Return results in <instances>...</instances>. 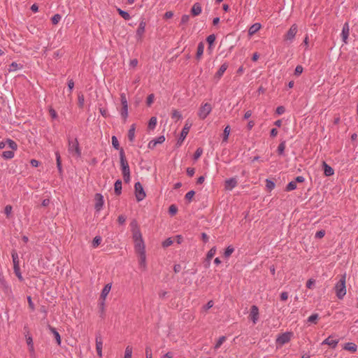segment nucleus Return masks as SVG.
<instances>
[{"label":"nucleus","mask_w":358,"mask_h":358,"mask_svg":"<svg viewBox=\"0 0 358 358\" xmlns=\"http://www.w3.org/2000/svg\"><path fill=\"white\" fill-rule=\"evenodd\" d=\"M120 159L122 169V173L124 178V180L128 182L130 180V170L128 162L126 159L124 151L123 149L120 150Z\"/></svg>","instance_id":"1"},{"label":"nucleus","mask_w":358,"mask_h":358,"mask_svg":"<svg viewBox=\"0 0 358 358\" xmlns=\"http://www.w3.org/2000/svg\"><path fill=\"white\" fill-rule=\"evenodd\" d=\"M345 279H346V275L344 274L341 276V279L336 284L335 287H334L336 296L339 299H343V297L346 294V286H345L346 280H345Z\"/></svg>","instance_id":"2"},{"label":"nucleus","mask_w":358,"mask_h":358,"mask_svg":"<svg viewBox=\"0 0 358 358\" xmlns=\"http://www.w3.org/2000/svg\"><path fill=\"white\" fill-rule=\"evenodd\" d=\"M68 151L73 156L80 157L81 150L77 138L71 139L70 137L68 138Z\"/></svg>","instance_id":"3"},{"label":"nucleus","mask_w":358,"mask_h":358,"mask_svg":"<svg viewBox=\"0 0 358 358\" xmlns=\"http://www.w3.org/2000/svg\"><path fill=\"white\" fill-rule=\"evenodd\" d=\"M298 31V27L296 24H293L284 36V40L289 43H292L295 36Z\"/></svg>","instance_id":"4"},{"label":"nucleus","mask_w":358,"mask_h":358,"mask_svg":"<svg viewBox=\"0 0 358 358\" xmlns=\"http://www.w3.org/2000/svg\"><path fill=\"white\" fill-rule=\"evenodd\" d=\"M212 111V106L210 103H206L200 107L198 116L201 120H204Z\"/></svg>","instance_id":"5"},{"label":"nucleus","mask_w":358,"mask_h":358,"mask_svg":"<svg viewBox=\"0 0 358 358\" xmlns=\"http://www.w3.org/2000/svg\"><path fill=\"white\" fill-rule=\"evenodd\" d=\"M136 198L138 201H141L145 199L146 194L144 192L142 185L140 182H137L134 185Z\"/></svg>","instance_id":"6"},{"label":"nucleus","mask_w":358,"mask_h":358,"mask_svg":"<svg viewBox=\"0 0 358 358\" xmlns=\"http://www.w3.org/2000/svg\"><path fill=\"white\" fill-rule=\"evenodd\" d=\"M191 127H192V123L187 121L181 133H180V136L178 141V144L180 145L182 143V142L185 140L187 135L188 134V132H189Z\"/></svg>","instance_id":"7"},{"label":"nucleus","mask_w":358,"mask_h":358,"mask_svg":"<svg viewBox=\"0 0 358 358\" xmlns=\"http://www.w3.org/2000/svg\"><path fill=\"white\" fill-rule=\"evenodd\" d=\"M94 200H95L94 208L96 209V211L101 210V209L102 208V207L103 206V203H104L103 202V196L101 194L97 193L95 194Z\"/></svg>","instance_id":"8"},{"label":"nucleus","mask_w":358,"mask_h":358,"mask_svg":"<svg viewBox=\"0 0 358 358\" xmlns=\"http://www.w3.org/2000/svg\"><path fill=\"white\" fill-rule=\"evenodd\" d=\"M145 26H146L145 22L144 21V20H142L140 22L139 26L136 30V37L137 40H141V38L143 36V34L145 32Z\"/></svg>","instance_id":"9"},{"label":"nucleus","mask_w":358,"mask_h":358,"mask_svg":"<svg viewBox=\"0 0 358 358\" xmlns=\"http://www.w3.org/2000/svg\"><path fill=\"white\" fill-rule=\"evenodd\" d=\"M238 184V181L236 178H231L225 180L224 182V188L227 190H231L234 189Z\"/></svg>","instance_id":"10"},{"label":"nucleus","mask_w":358,"mask_h":358,"mask_svg":"<svg viewBox=\"0 0 358 358\" xmlns=\"http://www.w3.org/2000/svg\"><path fill=\"white\" fill-rule=\"evenodd\" d=\"M349 34H350L349 24H348V22H345L343 24V27L342 29V32H341L342 40L345 43H348V38L349 36Z\"/></svg>","instance_id":"11"},{"label":"nucleus","mask_w":358,"mask_h":358,"mask_svg":"<svg viewBox=\"0 0 358 358\" xmlns=\"http://www.w3.org/2000/svg\"><path fill=\"white\" fill-rule=\"evenodd\" d=\"M102 348H103V342H102L101 336L99 334L96 336V349L97 355L99 357H102Z\"/></svg>","instance_id":"12"},{"label":"nucleus","mask_w":358,"mask_h":358,"mask_svg":"<svg viewBox=\"0 0 358 358\" xmlns=\"http://www.w3.org/2000/svg\"><path fill=\"white\" fill-rule=\"evenodd\" d=\"M250 317L251 320H252L253 323L256 324L259 319V309H258L257 306H252L251 307Z\"/></svg>","instance_id":"13"},{"label":"nucleus","mask_w":358,"mask_h":358,"mask_svg":"<svg viewBox=\"0 0 358 358\" xmlns=\"http://www.w3.org/2000/svg\"><path fill=\"white\" fill-rule=\"evenodd\" d=\"M338 343V339H332V336H330L325 340H324L322 343V345H329L332 348H335Z\"/></svg>","instance_id":"14"},{"label":"nucleus","mask_w":358,"mask_h":358,"mask_svg":"<svg viewBox=\"0 0 358 358\" xmlns=\"http://www.w3.org/2000/svg\"><path fill=\"white\" fill-rule=\"evenodd\" d=\"M290 340V334L289 333H285L281 334L278 338H277L276 341L280 345L285 344L288 343Z\"/></svg>","instance_id":"15"},{"label":"nucleus","mask_w":358,"mask_h":358,"mask_svg":"<svg viewBox=\"0 0 358 358\" xmlns=\"http://www.w3.org/2000/svg\"><path fill=\"white\" fill-rule=\"evenodd\" d=\"M135 243V250L138 254L145 252V244L143 240L134 241Z\"/></svg>","instance_id":"16"},{"label":"nucleus","mask_w":358,"mask_h":358,"mask_svg":"<svg viewBox=\"0 0 358 358\" xmlns=\"http://www.w3.org/2000/svg\"><path fill=\"white\" fill-rule=\"evenodd\" d=\"M138 255L139 266L143 270L146 269V256L145 252H142Z\"/></svg>","instance_id":"17"},{"label":"nucleus","mask_w":358,"mask_h":358,"mask_svg":"<svg viewBox=\"0 0 358 358\" xmlns=\"http://www.w3.org/2000/svg\"><path fill=\"white\" fill-rule=\"evenodd\" d=\"M0 287L4 291L8 292L10 288L8 285V283L6 282L3 274L2 272H0Z\"/></svg>","instance_id":"18"},{"label":"nucleus","mask_w":358,"mask_h":358,"mask_svg":"<svg viewBox=\"0 0 358 358\" xmlns=\"http://www.w3.org/2000/svg\"><path fill=\"white\" fill-rule=\"evenodd\" d=\"M201 11H202L201 6L200 3H195L191 9V13L193 16L199 15V14H201Z\"/></svg>","instance_id":"19"},{"label":"nucleus","mask_w":358,"mask_h":358,"mask_svg":"<svg viewBox=\"0 0 358 358\" xmlns=\"http://www.w3.org/2000/svg\"><path fill=\"white\" fill-rule=\"evenodd\" d=\"M322 166L324 168V173L326 176H331L334 175V169L330 166H329L325 162H323Z\"/></svg>","instance_id":"20"},{"label":"nucleus","mask_w":358,"mask_h":358,"mask_svg":"<svg viewBox=\"0 0 358 358\" xmlns=\"http://www.w3.org/2000/svg\"><path fill=\"white\" fill-rule=\"evenodd\" d=\"M216 253V248L213 247L207 253L206 255V266L208 267L210 265V259L213 257V256Z\"/></svg>","instance_id":"21"},{"label":"nucleus","mask_w":358,"mask_h":358,"mask_svg":"<svg viewBox=\"0 0 358 358\" xmlns=\"http://www.w3.org/2000/svg\"><path fill=\"white\" fill-rule=\"evenodd\" d=\"M203 50H204V43L203 42H200L198 44L196 55V59L197 60H199L201 59V56L203 55Z\"/></svg>","instance_id":"22"},{"label":"nucleus","mask_w":358,"mask_h":358,"mask_svg":"<svg viewBox=\"0 0 358 358\" xmlns=\"http://www.w3.org/2000/svg\"><path fill=\"white\" fill-rule=\"evenodd\" d=\"M343 349L352 352H355L357 349V346L354 343H347L344 345Z\"/></svg>","instance_id":"23"},{"label":"nucleus","mask_w":358,"mask_h":358,"mask_svg":"<svg viewBox=\"0 0 358 358\" xmlns=\"http://www.w3.org/2000/svg\"><path fill=\"white\" fill-rule=\"evenodd\" d=\"M48 328H49L50 331L52 333V334L57 341V343L59 345L61 344V337H60L59 332L55 329V328H54L50 325L48 326Z\"/></svg>","instance_id":"24"},{"label":"nucleus","mask_w":358,"mask_h":358,"mask_svg":"<svg viewBox=\"0 0 358 358\" xmlns=\"http://www.w3.org/2000/svg\"><path fill=\"white\" fill-rule=\"evenodd\" d=\"M261 28V24L259 23H255L252 24L248 30V34L250 36H252L256 32H257Z\"/></svg>","instance_id":"25"},{"label":"nucleus","mask_w":358,"mask_h":358,"mask_svg":"<svg viewBox=\"0 0 358 358\" xmlns=\"http://www.w3.org/2000/svg\"><path fill=\"white\" fill-rule=\"evenodd\" d=\"M12 259L13 263V268L20 266L19 257L15 250H13L11 252Z\"/></svg>","instance_id":"26"},{"label":"nucleus","mask_w":358,"mask_h":358,"mask_svg":"<svg viewBox=\"0 0 358 358\" xmlns=\"http://www.w3.org/2000/svg\"><path fill=\"white\" fill-rule=\"evenodd\" d=\"M227 68H228L227 63H224L223 64H222L221 66L220 67L219 70L216 73L215 76L217 78H220L222 76V75L224 74V73L225 72V71L227 69Z\"/></svg>","instance_id":"27"},{"label":"nucleus","mask_w":358,"mask_h":358,"mask_svg":"<svg viewBox=\"0 0 358 358\" xmlns=\"http://www.w3.org/2000/svg\"><path fill=\"white\" fill-rule=\"evenodd\" d=\"M133 238L134 241L143 240L141 233L138 228H134L132 229Z\"/></svg>","instance_id":"28"},{"label":"nucleus","mask_w":358,"mask_h":358,"mask_svg":"<svg viewBox=\"0 0 358 358\" xmlns=\"http://www.w3.org/2000/svg\"><path fill=\"white\" fill-rule=\"evenodd\" d=\"M135 130H136V126L134 124H133L128 131V138L129 141L133 142L135 138Z\"/></svg>","instance_id":"29"},{"label":"nucleus","mask_w":358,"mask_h":358,"mask_svg":"<svg viewBox=\"0 0 358 358\" xmlns=\"http://www.w3.org/2000/svg\"><path fill=\"white\" fill-rule=\"evenodd\" d=\"M111 289V285H109V284H107L106 285H105V287H103V289H102V292H101V297L104 300L106 299V297L107 296V295L108 294L110 290Z\"/></svg>","instance_id":"30"},{"label":"nucleus","mask_w":358,"mask_h":358,"mask_svg":"<svg viewBox=\"0 0 358 358\" xmlns=\"http://www.w3.org/2000/svg\"><path fill=\"white\" fill-rule=\"evenodd\" d=\"M115 192L117 195H120L122 192V181L120 180H117L115 182Z\"/></svg>","instance_id":"31"},{"label":"nucleus","mask_w":358,"mask_h":358,"mask_svg":"<svg viewBox=\"0 0 358 358\" xmlns=\"http://www.w3.org/2000/svg\"><path fill=\"white\" fill-rule=\"evenodd\" d=\"M1 156L6 159H10L14 157V152L13 150L3 151Z\"/></svg>","instance_id":"32"},{"label":"nucleus","mask_w":358,"mask_h":358,"mask_svg":"<svg viewBox=\"0 0 358 358\" xmlns=\"http://www.w3.org/2000/svg\"><path fill=\"white\" fill-rule=\"evenodd\" d=\"M120 114H121V117L125 122L128 117V106H122Z\"/></svg>","instance_id":"33"},{"label":"nucleus","mask_w":358,"mask_h":358,"mask_svg":"<svg viewBox=\"0 0 358 358\" xmlns=\"http://www.w3.org/2000/svg\"><path fill=\"white\" fill-rule=\"evenodd\" d=\"M6 145H8V147L10 148L13 151L16 150L17 148V143L11 139H7Z\"/></svg>","instance_id":"34"},{"label":"nucleus","mask_w":358,"mask_h":358,"mask_svg":"<svg viewBox=\"0 0 358 358\" xmlns=\"http://www.w3.org/2000/svg\"><path fill=\"white\" fill-rule=\"evenodd\" d=\"M117 11L118 12L120 15L124 20H129L131 18L130 15L127 11H124L120 8H117Z\"/></svg>","instance_id":"35"},{"label":"nucleus","mask_w":358,"mask_h":358,"mask_svg":"<svg viewBox=\"0 0 358 358\" xmlns=\"http://www.w3.org/2000/svg\"><path fill=\"white\" fill-rule=\"evenodd\" d=\"M275 185L273 181L269 179L266 180V187L268 191L271 192V190H273L275 188Z\"/></svg>","instance_id":"36"},{"label":"nucleus","mask_w":358,"mask_h":358,"mask_svg":"<svg viewBox=\"0 0 358 358\" xmlns=\"http://www.w3.org/2000/svg\"><path fill=\"white\" fill-rule=\"evenodd\" d=\"M55 155H56L57 166L59 171L61 173L62 171L61 157L58 152H55Z\"/></svg>","instance_id":"37"},{"label":"nucleus","mask_w":358,"mask_h":358,"mask_svg":"<svg viewBox=\"0 0 358 358\" xmlns=\"http://www.w3.org/2000/svg\"><path fill=\"white\" fill-rule=\"evenodd\" d=\"M234 248L231 245L228 246L226 248L224 253V257L229 258L231 255V254L234 252Z\"/></svg>","instance_id":"38"},{"label":"nucleus","mask_w":358,"mask_h":358,"mask_svg":"<svg viewBox=\"0 0 358 358\" xmlns=\"http://www.w3.org/2000/svg\"><path fill=\"white\" fill-rule=\"evenodd\" d=\"M296 188V181L289 182L286 186L285 190L287 192L294 190Z\"/></svg>","instance_id":"39"},{"label":"nucleus","mask_w":358,"mask_h":358,"mask_svg":"<svg viewBox=\"0 0 358 358\" xmlns=\"http://www.w3.org/2000/svg\"><path fill=\"white\" fill-rule=\"evenodd\" d=\"M318 318H319V315L317 313H315L308 317V322L310 323L316 324Z\"/></svg>","instance_id":"40"},{"label":"nucleus","mask_w":358,"mask_h":358,"mask_svg":"<svg viewBox=\"0 0 358 358\" xmlns=\"http://www.w3.org/2000/svg\"><path fill=\"white\" fill-rule=\"evenodd\" d=\"M111 140H112V145H113V148L116 150H120L122 148H120L119 141H118L117 137L115 136H113L111 138Z\"/></svg>","instance_id":"41"},{"label":"nucleus","mask_w":358,"mask_h":358,"mask_svg":"<svg viewBox=\"0 0 358 358\" xmlns=\"http://www.w3.org/2000/svg\"><path fill=\"white\" fill-rule=\"evenodd\" d=\"M285 141H282L281 142L278 147V155H282L284 154V151H285Z\"/></svg>","instance_id":"42"},{"label":"nucleus","mask_w":358,"mask_h":358,"mask_svg":"<svg viewBox=\"0 0 358 358\" xmlns=\"http://www.w3.org/2000/svg\"><path fill=\"white\" fill-rule=\"evenodd\" d=\"M101 241H102V239H101V236H95L92 241V247L94 248L98 247L99 245V244L101 243Z\"/></svg>","instance_id":"43"},{"label":"nucleus","mask_w":358,"mask_h":358,"mask_svg":"<svg viewBox=\"0 0 358 358\" xmlns=\"http://www.w3.org/2000/svg\"><path fill=\"white\" fill-rule=\"evenodd\" d=\"M229 133H230V127L229 125H227L224 129L223 141H227Z\"/></svg>","instance_id":"44"},{"label":"nucleus","mask_w":358,"mask_h":358,"mask_svg":"<svg viewBox=\"0 0 358 358\" xmlns=\"http://www.w3.org/2000/svg\"><path fill=\"white\" fill-rule=\"evenodd\" d=\"M131 356H132V348L131 346L128 345L125 348L124 358H131Z\"/></svg>","instance_id":"45"},{"label":"nucleus","mask_w":358,"mask_h":358,"mask_svg":"<svg viewBox=\"0 0 358 358\" xmlns=\"http://www.w3.org/2000/svg\"><path fill=\"white\" fill-rule=\"evenodd\" d=\"M157 124V118L155 117H152L148 123V128L150 129H153Z\"/></svg>","instance_id":"46"},{"label":"nucleus","mask_w":358,"mask_h":358,"mask_svg":"<svg viewBox=\"0 0 358 358\" xmlns=\"http://www.w3.org/2000/svg\"><path fill=\"white\" fill-rule=\"evenodd\" d=\"M178 212V208L176 205L172 204L169 208V213L171 215H174Z\"/></svg>","instance_id":"47"},{"label":"nucleus","mask_w":358,"mask_h":358,"mask_svg":"<svg viewBox=\"0 0 358 358\" xmlns=\"http://www.w3.org/2000/svg\"><path fill=\"white\" fill-rule=\"evenodd\" d=\"M206 41H207L208 43L209 44L208 48L210 49L211 45L213 44V43L215 41V36L214 34L209 35L207 37Z\"/></svg>","instance_id":"48"},{"label":"nucleus","mask_w":358,"mask_h":358,"mask_svg":"<svg viewBox=\"0 0 358 358\" xmlns=\"http://www.w3.org/2000/svg\"><path fill=\"white\" fill-rule=\"evenodd\" d=\"M171 117L173 119L180 120L182 118V115L178 110H173L172 111Z\"/></svg>","instance_id":"49"},{"label":"nucleus","mask_w":358,"mask_h":358,"mask_svg":"<svg viewBox=\"0 0 358 358\" xmlns=\"http://www.w3.org/2000/svg\"><path fill=\"white\" fill-rule=\"evenodd\" d=\"M13 269H14V273L16 275V276L17 277V278L20 281H22L23 280V277H22V273L20 272V266L19 267L13 268Z\"/></svg>","instance_id":"50"},{"label":"nucleus","mask_w":358,"mask_h":358,"mask_svg":"<svg viewBox=\"0 0 358 358\" xmlns=\"http://www.w3.org/2000/svg\"><path fill=\"white\" fill-rule=\"evenodd\" d=\"M225 341H226L225 336H223L220 337L217 343L215 345V349H218Z\"/></svg>","instance_id":"51"},{"label":"nucleus","mask_w":358,"mask_h":358,"mask_svg":"<svg viewBox=\"0 0 358 358\" xmlns=\"http://www.w3.org/2000/svg\"><path fill=\"white\" fill-rule=\"evenodd\" d=\"M120 101H121L122 106H128L127 96L124 93H122L120 94Z\"/></svg>","instance_id":"52"},{"label":"nucleus","mask_w":358,"mask_h":358,"mask_svg":"<svg viewBox=\"0 0 358 358\" xmlns=\"http://www.w3.org/2000/svg\"><path fill=\"white\" fill-rule=\"evenodd\" d=\"M62 16L59 14H55L52 17V22L53 24H57L61 20Z\"/></svg>","instance_id":"53"},{"label":"nucleus","mask_w":358,"mask_h":358,"mask_svg":"<svg viewBox=\"0 0 358 358\" xmlns=\"http://www.w3.org/2000/svg\"><path fill=\"white\" fill-rule=\"evenodd\" d=\"M202 153H203V150L200 148H197V150H196V152H194V160L198 159L201 157Z\"/></svg>","instance_id":"54"},{"label":"nucleus","mask_w":358,"mask_h":358,"mask_svg":"<svg viewBox=\"0 0 358 358\" xmlns=\"http://www.w3.org/2000/svg\"><path fill=\"white\" fill-rule=\"evenodd\" d=\"M78 99L79 107L83 108L84 106V102H85L84 95L82 94H78Z\"/></svg>","instance_id":"55"},{"label":"nucleus","mask_w":358,"mask_h":358,"mask_svg":"<svg viewBox=\"0 0 358 358\" xmlns=\"http://www.w3.org/2000/svg\"><path fill=\"white\" fill-rule=\"evenodd\" d=\"M173 242L172 239L171 238H169L163 242L162 245L164 248H167V247L173 244Z\"/></svg>","instance_id":"56"},{"label":"nucleus","mask_w":358,"mask_h":358,"mask_svg":"<svg viewBox=\"0 0 358 358\" xmlns=\"http://www.w3.org/2000/svg\"><path fill=\"white\" fill-rule=\"evenodd\" d=\"M303 70V69L302 66L298 65L295 68L294 74L296 76H299V75H301L302 73Z\"/></svg>","instance_id":"57"},{"label":"nucleus","mask_w":358,"mask_h":358,"mask_svg":"<svg viewBox=\"0 0 358 358\" xmlns=\"http://www.w3.org/2000/svg\"><path fill=\"white\" fill-rule=\"evenodd\" d=\"M189 15H183L181 17L180 24H185L189 22Z\"/></svg>","instance_id":"58"},{"label":"nucleus","mask_w":358,"mask_h":358,"mask_svg":"<svg viewBox=\"0 0 358 358\" xmlns=\"http://www.w3.org/2000/svg\"><path fill=\"white\" fill-rule=\"evenodd\" d=\"M195 192L193 190L188 192L185 195V199L188 201H191L193 196H194Z\"/></svg>","instance_id":"59"},{"label":"nucleus","mask_w":358,"mask_h":358,"mask_svg":"<svg viewBox=\"0 0 358 358\" xmlns=\"http://www.w3.org/2000/svg\"><path fill=\"white\" fill-rule=\"evenodd\" d=\"M145 355H146V358H152V350L150 346H147L145 348Z\"/></svg>","instance_id":"60"},{"label":"nucleus","mask_w":358,"mask_h":358,"mask_svg":"<svg viewBox=\"0 0 358 358\" xmlns=\"http://www.w3.org/2000/svg\"><path fill=\"white\" fill-rule=\"evenodd\" d=\"M325 235V231L324 230H320L316 232L315 234V238H322Z\"/></svg>","instance_id":"61"},{"label":"nucleus","mask_w":358,"mask_h":358,"mask_svg":"<svg viewBox=\"0 0 358 358\" xmlns=\"http://www.w3.org/2000/svg\"><path fill=\"white\" fill-rule=\"evenodd\" d=\"M315 281L313 279H309L306 282V287L308 289H312L313 285H315Z\"/></svg>","instance_id":"62"},{"label":"nucleus","mask_w":358,"mask_h":358,"mask_svg":"<svg viewBox=\"0 0 358 358\" xmlns=\"http://www.w3.org/2000/svg\"><path fill=\"white\" fill-rule=\"evenodd\" d=\"M155 96L153 94H150L147 98V104L150 106L154 101Z\"/></svg>","instance_id":"63"},{"label":"nucleus","mask_w":358,"mask_h":358,"mask_svg":"<svg viewBox=\"0 0 358 358\" xmlns=\"http://www.w3.org/2000/svg\"><path fill=\"white\" fill-rule=\"evenodd\" d=\"M17 68H18V64L17 63H15V62H13L9 66L8 71H14L17 70Z\"/></svg>","instance_id":"64"}]
</instances>
